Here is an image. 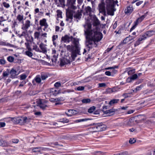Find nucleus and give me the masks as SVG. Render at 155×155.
<instances>
[{
  "instance_id": "obj_1",
  "label": "nucleus",
  "mask_w": 155,
  "mask_h": 155,
  "mask_svg": "<svg viewBox=\"0 0 155 155\" xmlns=\"http://www.w3.org/2000/svg\"><path fill=\"white\" fill-rule=\"evenodd\" d=\"M100 22L96 17L94 18L93 25L94 28L91 29V25L87 23L85 26L84 33L86 38V45L89 48L88 50L95 46L96 42L100 41L103 38V35L99 31Z\"/></svg>"
},
{
  "instance_id": "obj_2",
  "label": "nucleus",
  "mask_w": 155,
  "mask_h": 155,
  "mask_svg": "<svg viewBox=\"0 0 155 155\" xmlns=\"http://www.w3.org/2000/svg\"><path fill=\"white\" fill-rule=\"evenodd\" d=\"M61 40L62 42L65 43H69L71 41L74 45V46L69 45L67 46V48L68 50L72 51L71 56L73 60L77 56V54L80 55L79 40L78 38H73L72 36L69 37L66 35L64 37H62Z\"/></svg>"
},
{
  "instance_id": "obj_3",
  "label": "nucleus",
  "mask_w": 155,
  "mask_h": 155,
  "mask_svg": "<svg viewBox=\"0 0 155 155\" xmlns=\"http://www.w3.org/2000/svg\"><path fill=\"white\" fill-rule=\"evenodd\" d=\"M117 1H114L113 0H106V4L101 2L98 6L99 10L100 13L103 14L104 16L108 15H114V7Z\"/></svg>"
},
{
  "instance_id": "obj_4",
  "label": "nucleus",
  "mask_w": 155,
  "mask_h": 155,
  "mask_svg": "<svg viewBox=\"0 0 155 155\" xmlns=\"http://www.w3.org/2000/svg\"><path fill=\"white\" fill-rule=\"evenodd\" d=\"M76 0H68L67 5L68 8L66 10V15L67 17L69 18L72 19L74 16L75 20L78 22L81 17L82 14L81 12L78 11L77 12H74L73 10L77 8L75 5Z\"/></svg>"
},
{
  "instance_id": "obj_5",
  "label": "nucleus",
  "mask_w": 155,
  "mask_h": 155,
  "mask_svg": "<svg viewBox=\"0 0 155 155\" xmlns=\"http://www.w3.org/2000/svg\"><path fill=\"white\" fill-rule=\"evenodd\" d=\"M94 129L97 131H101L106 130L107 126L102 123H98L94 127Z\"/></svg>"
},
{
  "instance_id": "obj_6",
  "label": "nucleus",
  "mask_w": 155,
  "mask_h": 155,
  "mask_svg": "<svg viewBox=\"0 0 155 155\" xmlns=\"http://www.w3.org/2000/svg\"><path fill=\"white\" fill-rule=\"evenodd\" d=\"M37 104L42 109H46L49 107L47 104V102L44 100H39L37 101Z\"/></svg>"
},
{
  "instance_id": "obj_7",
  "label": "nucleus",
  "mask_w": 155,
  "mask_h": 155,
  "mask_svg": "<svg viewBox=\"0 0 155 155\" xmlns=\"http://www.w3.org/2000/svg\"><path fill=\"white\" fill-rule=\"evenodd\" d=\"M54 87L51 89L49 94L51 95L57 96L58 94V82H56L54 84Z\"/></svg>"
},
{
  "instance_id": "obj_8",
  "label": "nucleus",
  "mask_w": 155,
  "mask_h": 155,
  "mask_svg": "<svg viewBox=\"0 0 155 155\" xmlns=\"http://www.w3.org/2000/svg\"><path fill=\"white\" fill-rule=\"evenodd\" d=\"M155 33V31L153 30L148 31L143 34L142 35V36L145 40L147 38L150 37L153 35Z\"/></svg>"
},
{
  "instance_id": "obj_9",
  "label": "nucleus",
  "mask_w": 155,
  "mask_h": 155,
  "mask_svg": "<svg viewBox=\"0 0 155 155\" xmlns=\"http://www.w3.org/2000/svg\"><path fill=\"white\" fill-rule=\"evenodd\" d=\"M17 123H18L23 124L27 122L28 119L26 117H18L16 118Z\"/></svg>"
},
{
  "instance_id": "obj_10",
  "label": "nucleus",
  "mask_w": 155,
  "mask_h": 155,
  "mask_svg": "<svg viewBox=\"0 0 155 155\" xmlns=\"http://www.w3.org/2000/svg\"><path fill=\"white\" fill-rule=\"evenodd\" d=\"M31 25V22L29 20H27L25 21L22 26L21 29L23 30H27V29Z\"/></svg>"
},
{
  "instance_id": "obj_11",
  "label": "nucleus",
  "mask_w": 155,
  "mask_h": 155,
  "mask_svg": "<svg viewBox=\"0 0 155 155\" xmlns=\"http://www.w3.org/2000/svg\"><path fill=\"white\" fill-rule=\"evenodd\" d=\"M117 111V110L112 109L106 110H104V114H107V116H110L114 114L115 111Z\"/></svg>"
},
{
  "instance_id": "obj_12",
  "label": "nucleus",
  "mask_w": 155,
  "mask_h": 155,
  "mask_svg": "<svg viewBox=\"0 0 155 155\" xmlns=\"http://www.w3.org/2000/svg\"><path fill=\"white\" fill-rule=\"evenodd\" d=\"M41 76L39 75H37L32 81V83L33 85H35L36 83L39 84L41 83Z\"/></svg>"
},
{
  "instance_id": "obj_13",
  "label": "nucleus",
  "mask_w": 155,
  "mask_h": 155,
  "mask_svg": "<svg viewBox=\"0 0 155 155\" xmlns=\"http://www.w3.org/2000/svg\"><path fill=\"white\" fill-rule=\"evenodd\" d=\"M10 74L11 76V78H15L17 75L18 74L17 72L14 68H12L10 71Z\"/></svg>"
},
{
  "instance_id": "obj_14",
  "label": "nucleus",
  "mask_w": 155,
  "mask_h": 155,
  "mask_svg": "<svg viewBox=\"0 0 155 155\" xmlns=\"http://www.w3.org/2000/svg\"><path fill=\"white\" fill-rule=\"evenodd\" d=\"M39 24L41 26H44L45 28H48V26L47 21L46 19L43 18L41 20L39 21Z\"/></svg>"
},
{
  "instance_id": "obj_15",
  "label": "nucleus",
  "mask_w": 155,
  "mask_h": 155,
  "mask_svg": "<svg viewBox=\"0 0 155 155\" xmlns=\"http://www.w3.org/2000/svg\"><path fill=\"white\" fill-rule=\"evenodd\" d=\"M92 12V9L91 7L88 6L85 9V12H84V15H90L91 12Z\"/></svg>"
},
{
  "instance_id": "obj_16",
  "label": "nucleus",
  "mask_w": 155,
  "mask_h": 155,
  "mask_svg": "<svg viewBox=\"0 0 155 155\" xmlns=\"http://www.w3.org/2000/svg\"><path fill=\"white\" fill-rule=\"evenodd\" d=\"M69 63V60L65 58H62L61 60L60 65L61 66H63Z\"/></svg>"
},
{
  "instance_id": "obj_17",
  "label": "nucleus",
  "mask_w": 155,
  "mask_h": 155,
  "mask_svg": "<svg viewBox=\"0 0 155 155\" xmlns=\"http://www.w3.org/2000/svg\"><path fill=\"white\" fill-rule=\"evenodd\" d=\"M77 112L74 110L70 109L68 110V112L66 114L69 117L71 116H72L77 114Z\"/></svg>"
},
{
  "instance_id": "obj_18",
  "label": "nucleus",
  "mask_w": 155,
  "mask_h": 155,
  "mask_svg": "<svg viewBox=\"0 0 155 155\" xmlns=\"http://www.w3.org/2000/svg\"><path fill=\"white\" fill-rule=\"evenodd\" d=\"M133 10L132 6L130 5L127 6L125 10V12L126 14H130Z\"/></svg>"
},
{
  "instance_id": "obj_19",
  "label": "nucleus",
  "mask_w": 155,
  "mask_h": 155,
  "mask_svg": "<svg viewBox=\"0 0 155 155\" xmlns=\"http://www.w3.org/2000/svg\"><path fill=\"white\" fill-rule=\"evenodd\" d=\"M46 46V45L42 43H41L40 44L39 47L42 50V52L43 53H45L47 52V48Z\"/></svg>"
},
{
  "instance_id": "obj_20",
  "label": "nucleus",
  "mask_w": 155,
  "mask_h": 155,
  "mask_svg": "<svg viewBox=\"0 0 155 155\" xmlns=\"http://www.w3.org/2000/svg\"><path fill=\"white\" fill-rule=\"evenodd\" d=\"M127 70L128 71L127 73L128 75H131L135 73V69L129 68H127Z\"/></svg>"
},
{
  "instance_id": "obj_21",
  "label": "nucleus",
  "mask_w": 155,
  "mask_h": 155,
  "mask_svg": "<svg viewBox=\"0 0 155 155\" xmlns=\"http://www.w3.org/2000/svg\"><path fill=\"white\" fill-rule=\"evenodd\" d=\"M144 39L143 38V37L141 35L140 37L138 39V40L134 44L135 47H136L140 43V42L143 40H144Z\"/></svg>"
},
{
  "instance_id": "obj_22",
  "label": "nucleus",
  "mask_w": 155,
  "mask_h": 155,
  "mask_svg": "<svg viewBox=\"0 0 155 155\" xmlns=\"http://www.w3.org/2000/svg\"><path fill=\"white\" fill-rule=\"evenodd\" d=\"M25 31L22 32L21 34L19 35V37L20 38H21L22 36H24L26 38V40H27V37L28 36V33L27 30Z\"/></svg>"
},
{
  "instance_id": "obj_23",
  "label": "nucleus",
  "mask_w": 155,
  "mask_h": 155,
  "mask_svg": "<svg viewBox=\"0 0 155 155\" xmlns=\"http://www.w3.org/2000/svg\"><path fill=\"white\" fill-rule=\"evenodd\" d=\"M10 74V71L9 69H7L5 71H4L2 75L3 77L7 78L8 76Z\"/></svg>"
},
{
  "instance_id": "obj_24",
  "label": "nucleus",
  "mask_w": 155,
  "mask_h": 155,
  "mask_svg": "<svg viewBox=\"0 0 155 155\" xmlns=\"http://www.w3.org/2000/svg\"><path fill=\"white\" fill-rule=\"evenodd\" d=\"M0 45L3 46H8L11 47H13V45L7 43L3 41H1L0 42Z\"/></svg>"
},
{
  "instance_id": "obj_25",
  "label": "nucleus",
  "mask_w": 155,
  "mask_h": 155,
  "mask_svg": "<svg viewBox=\"0 0 155 155\" xmlns=\"http://www.w3.org/2000/svg\"><path fill=\"white\" fill-rule=\"evenodd\" d=\"M119 101L118 99H114L111 100L109 103V104L110 105H112L113 104L117 103Z\"/></svg>"
},
{
  "instance_id": "obj_26",
  "label": "nucleus",
  "mask_w": 155,
  "mask_h": 155,
  "mask_svg": "<svg viewBox=\"0 0 155 155\" xmlns=\"http://www.w3.org/2000/svg\"><path fill=\"white\" fill-rule=\"evenodd\" d=\"M118 68V67L117 66H114L113 67H109L105 68L106 70H109L110 69H112V72L115 73L117 72V71L115 70V68Z\"/></svg>"
},
{
  "instance_id": "obj_27",
  "label": "nucleus",
  "mask_w": 155,
  "mask_h": 155,
  "mask_svg": "<svg viewBox=\"0 0 155 155\" xmlns=\"http://www.w3.org/2000/svg\"><path fill=\"white\" fill-rule=\"evenodd\" d=\"M58 37L57 35H54L52 37L53 44L55 46H56V42L55 41V40L58 38Z\"/></svg>"
},
{
  "instance_id": "obj_28",
  "label": "nucleus",
  "mask_w": 155,
  "mask_h": 155,
  "mask_svg": "<svg viewBox=\"0 0 155 155\" xmlns=\"http://www.w3.org/2000/svg\"><path fill=\"white\" fill-rule=\"evenodd\" d=\"M8 143L5 141H4L1 139H0V146L3 147H5L8 145Z\"/></svg>"
},
{
  "instance_id": "obj_29",
  "label": "nucleus",
  "mask_w": 155,
  "mask_h": 155,
  "mask_svg": "<svg viewBox=\"0 0 155 155\" xmlns=\"http://www.w3.org/2000/svg\"><path fill=\"white\" fill-rule=\"evenodd\" d=\"M40 35V32L38 31H36L34 33V37L35 39L38 40Z\"/></svg>"
},
{
  "instance_id": "obj_30",
  "label": "nucleus",
  "mask_w": 155,
  "mask_h": 155,
  "mask_svg": "<svg viewBox=\"0 0 155 155\" xmlns=\"http://www.w3.org/2000/svg\"><path fill=\"white\" fill-rule=\"evenodd\" d=\"M81 101L83 103L87 104L91 102V100L89 98L83 99L81 100Z\"/></svg>"
},
{
  "instance_id": "obj_31",
  "label": "nucleus",
  "mask_w": 155,
  "mask_h": 155,
  "mask_svg": "<svg viewBox=\"0 0 155 155\" xmlns=\"http://www.w3.org/2000/svg\"><path fill=\"white\" fill-rule=\"evenodd\" d=\"M17 18L19 22H21L23 19V16L22 15L19 14L17 16Z\"/></svg>"
},
{
  "instance_id": "obj_32",
  "label": "nucleus",
  "mask_w": 155,
  "mask_h": 155,
  "mask_svg": "<svg viewBox=\"0 0 155 155\" xmlns=\"http://www.w3.org/2000/svg\"><path fill=\"white\" fill-rule=\"evenodd\" d=\"M95 110V107L94 106H92L88 109V111L89 113H92Z\"/></svg>"
},
{
  "instance_id": "obj_33",
  "label": "nucleus",
  "mask_w": 155,
  "mask_h": 155,
  "mask_svg": "<svg viewBox=\"0 0 155 155\" xmlns=\"http://www.w3.org/2000/svg\"><path fill=\"white\" fill-rule=\"evenodd\" d=\"M40 147H38L34 148L32 149V151L35 152H40Z\"/></svg>"
},
{
  "instance_id": "obj_34",
  "label": "nucleus",
  "mask_w": 155,
  "mask_h": 155,
  "mask_svg": "<svg viewBox=\"0 0 155 155\" xmlns=\"http://www.w3.org/2000/svg\"><path fill=\"white\" fill-rule=\"evenodd\" d=\"M7 60L10 62H12L13 61L14 58L12 56H9L7 58Z\"/></svg>"
},
{
  "instance_id": "obj_35",
  "label": "nucleus",
  "mask_w": 155,
  "mask_h": 155,
  "mask_svg": "<svg viewBox=\"0 0 155 155\" xmlns=\"http://www.w3.org/2000/svg\"><path fill=\"white\" fill-rule=\"evenodd\" d=\"M2 4L4 7L6 8H8L10 7V5L9 4L5 2H3Z\"/></svg>"
},
{
  "instance_id": "obj_36",
  "label": "nucleus",
  "mask_w": 155,
  "mask_h": 155,
  "mask_svg": "<svg viewBox=\"0 0 155 155\" xmlns=\"http://www.w3.org/2000/svg\"><path fill=\"white\" fill-rule=\"evenodd\" d=\"M132 81L138 78V75L136 74H134L130 77Z\"/></svg>"
},
{
  "instance_id": "obj_37",
  "label": "nucleus",
  "mask_w": 155,
  "mask_h": 155,
  "mask_svg": "<svg viewBox=\"0 0 155 155\" xmlns=\"http://www.w3.org/2000/svg\"><path fill=\"white\" fill-rule=\"evenodd\" d=\"M53 58L52 59V61L53 63H55L57 60V57L55 55H53Z\"/></svg>"
},
{
  "instance_id": "obj_38",
  "label": "nucleus",
  "mask_w": 155,
  "mask_h": 155,
  "mask_svg": "<svg viewBox=\"0 0 155 155\" xmlns=\"http://www.w3.org/2000/svg\"><path fill=\"white\" fill-rule=\"evenodd\" d=\"M25 54L29 57H31L33 56V53L29 51L25 52Z\"/></svg>"
},
{
  "instance_id": "obj_39",
  "label": "nucleus",
  "mask_w": 155,
  "mask_h": 155,
  "mask_svg": "<svg viewBox=\"0 0 155 155\" xmlns=\"http://www.w3.org/2000/svg\"><path fill=\"white\" fill-rule=\"evenodd\" d=\"M6 61L4 58L0 59V65H4L6 63Z\"/></svg>"
},
{
  "instance_id": "obj_40",
  "label": "nucleus",
  "mask_w": 155,
  "mask_h": 155,
  "mask_svg": "<svg viewBox=\"0 0 155 155\" xmlns=\"http://www.w3.org/2000/svg\"><path fill=\"white\" fill-rule=\"evenodd\" d=\"M59 121L61 122L68 123V122L69 120L68 119L66 118H63L61 119H60Z\"/></svg>"
},
{
  "instance_id": "obj_41",
  "label": "nucleus",
  "mask_w": 155,
  "mask_h": 155,
  "mask_svg": "<svg viewBox=\"0 0 155 155\" xmlns=\"http://www.w3.org/2000/svg\"><path fill=\"white\" fill-rule=\"evenodd\" d=\"M12 120V119L10 117L4 119V121L7 122H10Z\"/></svg>"
},
{
  "instance_id": "obj_42",
  "label": "nucleus",
  "mask_w": 155,
  "mask_h": 155,
  "mask_svg": "<svg viewBox=\"0 0 155 155\" xmlns=\"http://www.w3.org/2000/svg\"><path fill=\"white\" fill-rule=\"evenodd\" d=\"M47 77V76L46 74H42L41 76V78L42 80H44L46 79Z\"/></svg>"
},
{
  "instance_id": "obj_43",
  "label": "nucleus",
  "mask_w": 155,
  "mask_h": 155,
  "mask_svg": "<svg viewBox=\"0 0 155 155\" xmlns=\"http://www.w3.org/2000/svg\"><path fill=\"white\" fill-rule=\"evenodd\" d=\"M84 89V86H80L77 88V90L78 91H83Z\"/></svg>"
},
{
  "instance_id": "obj_44",
  "label": "nucleus",
  "mask_w": 155,
  "mask_h": 155,
  "mask_svg": "<svg viewBox=\"0 0 155 155\" xmlns=\"http://www.w3.org/2000/svg\"><path fill=\"white\" fill-rule=\"evenodd\" d=\"M27 76L25 74H22L20 76V79L21 80H24L25 79Z\"/></svg>"
},
{
  "instance_id": "obj_45",
  "label": "nucleus",
  "mask_w": 155,
  "mask_h": 155,
  "mask_svg": "<svg viewBox=\"0 0 155 155\" xmlns=\"http://www.w3.org/2000/svg\"><path fill=\"white\" fill-rule=\"evenodd\" d=\"M142 21L140 18H138L134 22L136 23V25H138L139 23L141 22Z\"/></svg>"
},
{
  "instance_id": "obj_46",
  "label": "nucleus",
  "mask_w": 155,
  "mask_h": 155,
  "mask_svg": "<svg viewBox=\"0 0 155 155\" xmlns=\"http://www.w3.org/2000/svg\"><path fill=\"white\" fill-rule=\"evenodd\" d=\"M147 12L144 15H142L140 17V18L143 21L144 19L147 16Z\"/></svg>"
},
{
  "instance_id": "obj_47",
  "label": "nucleus",
  "mask_w": 155,
  "mask_h": 155,
  "mask_svg": "<svg viewBox=\"0 0 155 155\" xmlns=\"http://www.w3.org/2000/svg\"><path fill=\"white\" fill-rule=\"evenodd\" d=\"M106 86V84L104 83H99L98 86L99 87H104Z\"/></svg>"
},
{
  "instance_id": "obj_48",
  "label": "nucleus",
  "mask_w": 155,
  "mask_h": 155,
  "mask_svg": "<svg viewBox=\"0 0 155 155\" xmlns=\"http://www.w3.org/2000/svg\"><path fill=\"white\" fill-rule=\"evenodd\" d=\"M11 141L13 143H18L19 140L18 139H12Z\"/></svg>"
},
{
  "instance_id": "obj_49",
  "label": "nucleus",
  "mask_w": 155,
  "mask_h": 155,
  "mask_svg": "<svg viewBox=\"0 0 155 155\" xmlns=\"http://www.w3.org/2000/svg\"><path fill=\"white\" fill-rule=\"evenodd\" d=\"M119 155H127L128 153L127 151H124L119 153Z\"/></svg>"
},
{
  "instance_id": "obj_50",
  "label": "nucleus",
  "mask_w": 155,
  "mask_h": 155,
  "mask_svg": "<svg viewBox=\"0 0 155 155\" xmlns=\"http://www.w3.org/2000/svg\"><path fill=\"white\" fill-rule=\"evenodd\" d=\"M143 87V86L142 85H140V86H137L136 87V90L137 91H139Z\"/></svg>"
},
{
  "instance_id": "obj_51",
  "label": "nucleus",
  "mask_w": 155,
  "mask_h": 155,
  "mask_svg": "<svg viewBox=\"0 0 155 155\" xmlns=\"http://www.w3.org/2000/svg\"><path fill=\"white\" fill-rule=\"evenodd\" d=\"M135 141L136 140L134 139H130L129 141V143L130 144H133L135 143Z\"/></svg>"
},
{
  "instance_id": "obj_52",
  "label": "nucleus",
  "mask_w": 155,
  "mask_h": 155,
  "mask_svg": "<svg viewBox=\"0 0 155 155\" xmlns=\"http://www.w3.org/2000/svg\"><path fill=\"white\" fill-rule=\"evenodd\" d=\"M34 114L37 116H40L41 115V112L40 111L35 112Z\"/></svg>"
},
{
  "instance_id": "obj_53",
  "label": "nucleus",
  "mask_w": 155,
  "mask_h": 155,
  "mask_svg": "<svg viewBox=\"0 0 155 155\" xmlns=\"http://www.w3.org/2000/svg\"><path fill=\"white\" fill-rule=\"evenodd\" d=\"M86 120V119H80L79 120H76L75 121L77 122H81L84 121Z\"/></svg>"
},
{
  "instance_id": "obj_54",
  "label": "nucleus",
  "mask_w": 155,
  "mask_h": 155,
  "mask_svg": "<svg viewBox=\"0 0 155 155\" xmlns=\"http://www.w3.org/2000/svg\"><path fill=\"white\" fill-rule=\"evenodd\" d=\"M126 81L128 83H130L132 81L130 77L128 78Z\"/></svg>"
},
{
  "instance_id": "obj_55",
  "label": "nucleus",
  "mask_w": 155,
  "mask_h": 155,
  "mask_svg": "<svg viewBox=\"0 0 155 155\" xmlns=\"http://www.w3.org/2000/svg\"><path fill=\"white\" fill-rule=\"evenodd\" d=\"M105 74L107 76H110L111 75V72L109 71H107L105 72Z\"/></svg>"
},
{
  "instance_id": "obj_56",
  "label": "nucleus",
  "mask_w": 155,
  "mask_h": 155,
  "mask_svg": "<svg viewBox=\"0 0 155 155\" xmlns=\"http://www.w3.org/2000/svg\"><path fill=\"white\" fill-rule=\"evenodd\" d=\"M5 125V124L4 122H0V127H4Z\"/></svg>"
},
{
  "instance_id": "obj_57",
  "label": "nucleus",
  "mask_w": 155,
  "mask_h": 155,
  "mask_svg": "<svg viewBox=\"0 0 155 155\" xmlns=\"http://www.w3.org/2000/svg\"><path fill=\"white\" fill-rule=\"evenodd\" d=\"M143 3V1H140L138 2H137V3H136V5L137 6H138L139 5H141V4H142Z\"/></svg>"
},
{
  "instance_id": "obj_58",
  "label": "nucleus",
  "mask_w": 155,
  "mask_h": 155,
  "mask_svg": "<svg viewBox=\"0 0 155 155\" xmlns=\"http://www.w3.org/2000/svg\"><path fill=\"white\" fill-rule=\"evenodd\" d=\"M41 91H39V90H36V91H33V93L34 94H37L40 92H41Z\"/></svg>"
},
{
  "instance_id": "obj_59",
  "label": "nucleus",
  "mask_w": 155,
  "mask_h": 155,
  "mask_svg": "<svg viewBox=\"0 0 155 155\" xmlns=\"http://www.w3.org/2000/svg\"><path fill=\"white\" fill-rule=\"evenodd\" d=\"M134 24H135V25H134L130 29V31H131L132 30H134L135 28V27H136V26H137V25H136V23L134 22Z\"/></svg>"
},
{
  "instance_id": "obj_60",
  "label": "nucleus",
  "mask_w": 155,
  "mask_h": 155,
  "mask_svg": "<svg viewBox=\"0 0 155 155\" xmlns=\"http://www.w3.org/2000/svg\"><path fill=\"white\" fill-rule=\"evenodd\" d=\"M26 83V82L24 81H22L21 83L19 85V86H23Z\"/></svg>"
},
{
  "instance_id": "obj_61",
  "label": "nucleus",
  "mask_w": 155,
  "mask_h": 155,
  "mask_svg": "<svg viewBox=\"0 0 155 155\" xmlns=\"http://www.w3.org/2000/svg\"><path fill=\"white\" fill-rule=\"evenodd\" d=\"M117 26V21L115 22L113 25V28L114 29Z\"/></svg>"
},
{
  "instance_id": "obj_62",
  "label": "nucleus",
  "mask_w": 155,
  "mask_h": 155,
  "mask_svg": "<svg viewBox=\"0 0 155 155\" xmlns=\"http://www.w3.org/2000/svg\"><path fill=\"white\" fill-rule=\"evenodd\" d=\"M58 99H54V98H51L50 99V101H51L53 102L54 101H57Z\"/></svg>"
},
{
  "instance_id": "obj_63",
  "label": "nucleus",
  "mask_w": 155,
  "mask_h": 155,
  "mask_svg": "<svg viewBox=\"0 0 155 155\" xmlns=\"http://www.w3.org/2000/svg\"><path fill=\"white\" fill-rule=\"evenodd\" d=\"M47 34L46 33H42L41 35L43 37H45V38H46L47 37Z\"/></svg>"
},
{
  "instance_id": "obj_64",
  "label": "nucleus",
  "mask_w": 155,
  "mask_h": 155,
  "mask_svg": "<svg viewBox=\"0 0 155 155\" xmlns=\"http://www.w3.org/2000/svg\"><path fill=\"white\" fill-rule=\"evenodd\" d=\"M37 46H35L33 48V49L37 51H38L39 50V49L38 48H37Z\"/></svg>"
}]
</instances>
